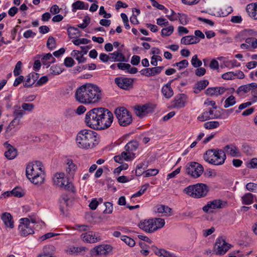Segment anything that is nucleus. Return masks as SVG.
<instances>
[{"mask_svg": "<svg viewBox=\"0 0 257 257\" xmlns=\"http://www.w3.org/2000/svg\"><path fill=\"white\" fill-rule=\"evenodd\" d=\"M149 184H148V183L145 184V185L142 186L140 190L139 191H138L137 193H136L135 194H134L132 195V196L131 197V199L133 198L139 197V196H141L142 195H143L145 193V192L147 190V189L149 187Z\"/></svg>", "mask_w": 257, "mask_h": 257, "instance_id": "50", "label": "nucleus"}, {"mask_svg": "<svg viewBox=\"0 0 257 257\" xmlns=\"http://www.w3.org/2000/svg\"><path fill=\"white\" fill-rule=\"evenodd\" d=\"M65 177V174L63 173H56L53 178V181L55 185L60 186L63 184L62 181Z\"/></svg>", "mask_w": 257, "mask_h": 257, "instance_id": "43", "label": "nucleus"}, {"mask_svg": "<svg viewBox=\"0 0 257 257\" xmlns=\"http://www.w3.org/2000/svg\"><path fill=\"white\" fill-rule=\"evenodd\" d=\"M88 83L78 87L75 92L74 97L77 101L81 104H87Z\"/></svg>", "mask_w": 257, "mask_h": 257, "instance_id": "9", "label": "nucleus"}, {"mask_svg": "<svg viewBox=\"0 0 257 257\" xmlns=\"http://www.w3.org/2000/svg\"><path fill=\"white\" fill-rule=\"evenodd\" d=\"M13 109V115L14 117L19 120H21L23 116L25 113V111L21 109V107L18 105L14 106Z\"/></svg>", "mask_w": 257, "mask_h": 257, "instance_id": "38", "label": "nucleus"}, {"mask_svg": "<svg viewBox=\"0 0 257 257\" xmlns=\"http://www.w3.org/2000/svg\"><path fill=\"white\" fill-rule=\"evenodd\" d=\"M153 219H149L141 221L138 226L140 229L146 232L152 233L157 230V227Z\"/></svg>", "mask_w": 257, "mask_h": 257, "instance_id": "14", "label": "nucleus"}, {"mask_svg": "<svg viewBox=\"0 0 257 257\" xmlns=\"http://www.w3.org/2000/svg\"><path fill=\"white\" fill-rule=\"evenodd\" d=\"M157 212L164 216H170L172 215V209L168 206L160 205L157 207Z\"/></svg>", "mask_w": 257, "mask_h": 257, "instance_id": "33", "label": "nucleus"}, {"mask_svg": "<svg viewBox=\"0 0 257 257\" xmlns=\"http://www.w3.org/2000/svg\"><path fill=\"white\" fill-rule=\"evenodd\" d=\"M174 28L172 25L169 26L166 28L162 29L161 31V35L163 37L169 36L174 32Z\"/></svg>", "mask_w": 257, "mask_h": 257, "instance_id": "47", "label": "nucleus"}, {"mask_svg": "<svg viewBox=\"0 0 257 257\" xmlns=\"http://www.w3.org/2000/svg\"><path fill=\"white\" fill-rule=\"evenodd\" d=\"M50 72L53 75H58L62 72V70L57 65H52L50 69Z\"/></svg>", "mask_w": 257, "mask_h": 257, "instance_id": "55", "label": "nucleus"}, {"mask_svg": "<svg viewBox=\"0 0 257 257\" xmlns=\"http://www.w3.org/2000/svg\"><path fill=\"white\" fill-rule=\"evenodd\" d=\"M199 41L198 38L193 35H188L182 38L181 43L183 45H190L198 43Z\"/></svg>", "mask_w": 257, "mask_h": 257, "instance_id": "29", "label": "nucleus"}, {"mask_svg": "<svg viewBox=\"0 0 257 257\" xmlns=\"http://www.w3.org/2000/svg\"><path fill=\"white\" fill-rule=\"evenodd\" d=\"M204 168L202 165L196 162H191L185 166V173L193 178H198L203 173Z\"/></svg>", "mask_w": 257, "mask_h": 257, "instance_id": "8", "label": "nucleus"}, {"mask_svg": "<svg viewBox=\"0 0 257 257\" xmlns=\"http://www.w3.org/2000/svg\"><path fill=\"white\" fill-rule=\"evenodd\" d=\"M214 157L216 159H214L215 163L212 164V165H221L224 164L226 158V156L223 149H215L213 158Z\"/></svg>", "mask_w": 257, "mask_h": 257, "instance_id": "20", "label": "nucleus"}, {"mask_svg": "<svg viewBox=\"0 0 257 257\" xmlns=\"http://www.w3.org/2000/svg\"><path fill=\"white\" fill-rule=\"evenodd\" d=\"M209 191L208 186L204 183H197L186 187L183 192L188 196L195 198H200L207 195Z\"/></svg>", "mask_w": 257, "mask_h": 257, "instance_id": "3", "label": "nucleus"}, {"mask_svg": "<svg viewBox=\"0 0 257 257\" xmlns=\"http://www.w3.org/2000/svg\"><path fill=\"white\" fill-rule=\"evenodd\" d=\"M20 120L14 117L13 120L10 123L9 126L7 128V131H10L13 128L18 125L20 123Z\"/></svg>", "mask_w": 257, "mask_h": 257, "instance_id": "60", "label": "nucleus"}, {"mask_svg": "<svg viewBox=\"0 0 257 257\" xmlns=\"http://www.w3.org/2000/svg\"><path fill=\"white\" fill-rule=\"evenodd\" d=\"M4 146L8 149L5 153V157L9 160L14 159L17 156V149L8 142H5Z\"/></svg>", "mask_w": 257, "mask_h": 257, "instance_id": "22", "label": "nucleus"}, {"mask_svg": "<svg viewBox=\"0 0 257 257\" xmlns=\"http://www.w3.org/2000/svg\"><path fill=\"white\" fill-rule=\"evenodd\" d=\"M133 79L119 77L114 79L115 84L120 88L127 90L133 87Z\"/></svg>", "mask_w": 257, "mask_h": 257, "instance_id": "15", "label": "nucleus"}, {"mask_svg": "<svg viewBox=\"0 0 257 257\" xmlns=\"http://www.w3.org/2000/svg\"><path fill=\"white\" fill-rule=\"evenodd\" d=\"M12 195L15 197L20 198L24 196L25 192L21 188L15 187L12 190Z\"/></svg>", "mask_w": 257, "mask_h": 257, "instance_id": "49", "label": "nucleus"}, {"mask_svg": "<svg viewBox=\"0 0 257 257\" xmlns=\"http://www.w3.org/2000/svg\"><path fill=\"white\" fill-rule=\"evenodd\" d=\"M22 63L21 61H18L15 67V69L14 70V75L15 76H18L20 75L22 72Z\"/></svg>", "mask_w": 257, "mask_h": 257, "instance_id": "58", "label": "nucleus"}, {"mask_svg": "<svg viewBox=\"0 0 257 257\" xmlns=\"http://www.w3.org/2000/svg\"><path fill=\"white\" fill-rule=\"evenodd\" d=\"M215 149H210L207 150L203 156V158L206 162L212 164H214L213 156Z\"/></svg>", "mask_w": 257, "mask_h": 257, "instance_id": "35", "label": "nucleus"}, {"mask_svg": "<svg viewBox=\"0 0 257 257\" xmlns=\"http://www.w3.org/2000/svg\"><path fill=\"white\" fill-rule=\"evenodd\" d=\"M150 107L148 105L145 104L142 106L138 105L135 107L136 114L140 117H143L150 112Z\"/></svg>", "mask_w": 257, "mask_h": 257, "instance_id": "26", "label": "nucleus"}, {"mask_svg": "<svg viewBox=\"0 0 257 257\" xmlns=\"http://www.w3.org/2000/svg\"><path fill=\"white\" fill-rule=\"evenodd\" d=\"M256 8L257 4H250L246 6V11L248 15L252 18H253V15L255 14Z\"/></svg>", "mask_w": 257, "mask_h": 257, "instance_id": "44", "label": "nucleus"}, {"mask_svg": "<svg viewBox=\"0 0 257 257\" xmlns=\"http://www.w3.org/2000/svg\"><path fill=\"white\" fill-rule=\"evenodd\" d=\"M187 97L183 93L176 95L172 101V107L180 109L185 106L187 102Z\"/></svg>", "mask_w": 257, "mask_h": 257, "instance_id": "16", "label": "nucleus"}, {"mask_svg": "<svg viewBox=\"0 0 257 257\" xmlns=\"http://www.w3.org/2000/svg\"><path fill=\"white\" fill-rule=\"evenodd\" d=\"M246 189L254 193H257V184L250 182L246 185Z\"/></svg>", "mask_w": 257, "mask_h": 257, "instance_id": "61", "label": "nucleus"}, {"mask_svg": "<svg viewBox=\"0 0 257 257\" xmlns=\"http://www.w3.org/2000/svg\"><path fill=\"white\" fill-rule=\"evenodd\" d=\"M63 184H61L60 187L64 188L65 190L70 191L72 193H75L76 190L73 184L69 182L67 177H64L62 181Z\"/></svg>", "mask_w": 257, "mask_h": 257, "instance_id": "30", "label": "nucleus"}, {"mask_svg": "<svg viewBox=\"0 0 257 257\" xmlns=\"http://www.w3.org/2000/svg\"><path fill=\"white\" fill-rule=\"evenodd\" d=\"M105 206V209L104 210L103 212L105 214H110L112 212L113 207L112 203L107 202L104 203Z\"/></svg>", "mask_w": 257, "mask_h": 257, "instance_id": "64", "label": "nucleus"}, {"mask_svg": "<svg viewBox=\"0 0 257 257\" xmlns=\"http://www.w3.org/2000/svg\"><path fill=\"white\" fill-rule=\"evenodd\" d=\"M178 19L179 20L180 24L183 25H186L189 21L188 16L184 14L178 13Z\"/></svg>", "mask_w": 257, "mask_h": 257, "instance_id": "48", "label": "nucleus"}, {"mask_svg": "<svg viewBox=\"0 0 257 257\" xmlns=\"http://www.w3.org/2000/svg\"><path fill=\"white\" fill-rule=\"evenodd\" d=\"M112 250V247L109 244H101L94 247L91 253L93 255H107Z\"/></svg>", "mask_w": 257, "mask_h": 257, "instance_id": "13", "label": "nucleus"}, {"mask_svg": "<svg viewBox=\"0 0 257 257\" xmlns=\"http://www.w3.org/2000/svg\"><path fill=\"white\" fill-rule=\"evenodd\" d=\"M223 150L225 154H226L232 157H238L241 156V153L238 148L234 144L226 145L223 147Z\"/></svg>", "mask_w": 257, "mask_h": 257, "instance_id": "17", "label": "nucleus"}, {"mask_svg": "<svg viewBox=\"0 0 257 257\" xmlns=\"http://www.w3.org/2000/svg\"><path fill=\"white\" fill-rule=\"evenodd\" d=\"M71 55L78 61V63H82L86 62V58L83 57L84 55L82 53V51L74 50L71 53Z\"/></svg>", "mask_w": 257, "mask_h": 257, "instance_id": "36", "label": "nucleus"}, {"mask_svg": "<svg viewBox=\"0 0 257 257\" xmlns=\"http://www.w3.org/2000/svg\"><path fill=\"white\" fill-rule=\"evenodd\" d=\"M78 31L79 30L77 28L70 27L67 29L68 35L70 38H73L75 37Z\"/></svg>", "mask_w": 257, "mask_h": 257, "instance_id": "56", "label": "nucleus"}, {"mask_svg": "<svg viewBox=\"0 0 257 257\" xmlns=\"http://www.w3.org/2000/svg\"><path fill=\"white\" fill-rule=\"evenodd\" d=\"M208 84L209 81L207 80L198 81L194 87V92L196 94L199 93L202 90L205 89Z\"/></svg>", "mask_w": 257, "mask_h": 257, "instance_id": "32", "label": "nucleus"}, {"mask_svg": "<svg viewBox=\"0 0 257 257\" xmlns=\"http://www.w3.org/2000/svg\"><path fill=\"white\" fill-rule=\"evenodd\" d=\"M1 219L7 228L12 229L14 227L13 217L10 213H3L2 214Z\"/></svg>", "mask_w": 257, "mask_h": 257, "instance_id": "25", "label": "nucleus"}, {"mask_svg": "<svg viewBox=\"0 0 257 257\" xmlns=\"http://www.w3.org/2000/svg\"><path fill=\"white\" fill-rule=\"evenodd\" d=\"M139 143L133 140L129 142L124 147L125 151L128 153H131L133 151L136 150L139 147Z\"/></svg>", "mask_w": 257, "mask_h": 257, "instance_id": "37", "label": "nucleus"}, {"mask_svg": "<svg viewBox=\"0 0 257 257\" xmlns=\"http://www.w3.org/2000/svg\"><path fill=\"white\" fill-rule=\"evenodd\" d=\"M231 247V245L226 242L222 237H218L215 242L214 250L216 254L222 255L224 254Z\"/></svg>", "mask_w": 257, "mask_h": 257, "instance_id": "10", "label": "nucleus"}, {"mask_svg": "<svg viewBox=\"0 0 257 257\" xmlns=\"http://www.w3.org/2000/svg\"><path fill=\"white\" fill-rule=\"evenodd\" d=\"M256 88L257 83L252 82L239 86L236 90L235 92L240 96H242L245 93L249 92L250 91H251V93L252 94V90Z\"/></svg>", "mask_w": 257, "mask_h": 257, "instance_id": "19", "label": "nucleus"}, {"mask_svg": "<svg viewBox=\"0 0 257 257\" xmlns=\"http://www.w3.org/2000/svg\"><path fill=\"white\" fill-rule=\"evenodd\" d=\"M47 47L51 50L56 48V41L53 37L50 36L48 38L47 42Z\"/></svg>", "mask_w": 257, "mask_h": 257, "instance_id": "51", "label": "nucleus"}, {"mask_svg": "<svg viewBox=\"0 0 257 257\" xmlns=\"http://www.w3.org/2000/svg\"><path fill=\"white\" fill-rule=\"evenodd\" d=\"M26 174L28 179L36 185L42 184L45 179V172L42 163L35 161L28 164Z\"/></svg>", "mask_w": 257, "mask_h": 257, "instance_id": "2", "label": "nucleus"}, {"mask_svg": "<svg viewBox=\"0 0 257 257\" xmlns=\"http://www.w3.org/2000/svg\"><path fill=\"white\" fill-rule=\"evenodd\" d=\"M154 221L155 222V225L157 227V230L163 227L165 225L164 219L160 218H155L154 219Z\"/></svg>", "mask_w": 257, "mask_h": 257, "instance_id": "62", "label": "nucleus"}, {"mask_svg": "<svg viewBox=\"0 0 257 257\" xmlns=\"http://www.w3.org/2000/svg\"><path fill=\"white\" fill-rule=\"evenodd\" d=\"M139 244L141 248H142V249L140 251L141 253L144 255L146 256L148 255L150 251L148 249V246L147 245V244L145 242L142 241L139 242Z\"/></svg>", "mask_w": 257, "mask_h": 257, "instance_id": "54", "label": "nucleus"}, {"mask_svg": "<svg viewBox=\"0 0 257 257\" xmlns=\"http://www.w3.org/2000/svg\"><path fill=\"white\" fill-rule=\"evenodd\" d=\"M73 11L75 12L76 10H87L88 4L85 6L84 3L80 1H77L72 4Z\"/></svg>", "mask_w": 257, "mask_h": 257, "instance_id": "39", "label": "nucleus"}, {"mask_svg": "<svg viewBox=\"0 0 257 257\" xmlns=\"http://www.w3.org/2000/svg\"><path fill=\"white\" fill-rule=\"evenodd\" d=\"M82 240L87 243H94L99 242L102 238L98 232L88 231L81 235Z\"/></svg>", "mask_w": 257, "mask_h": 257, "instance_id": "12", "label": "nucleus"}, {"mask_svg": "<svg viewBox=\"0 0 257 257\" xmlns=\"http://www.w3.org/2000/svg\"><path fill=\"white\" fill-rule=\"evenodd\" d=\"M236 103L235 98L233 95L229 96L225 100L224 107L226 108L234 105Z\"/></svg>", "mask_w": 257, "mask_h": 257, "instance_id": "46", "label": "nucleus"}, {"mask_svg": "<svg viewBox=\"0 0 257 257\" xmlns=\"http://www.w3.org/2000/svg\"><path fill=\"white\" fill-rule=\"evenodd\" d=\"M255 196L251 193H247L241 197L242 203L244 205H250L253 203V199Z\"/></svg>", "mask_w": 257, "mask_h": 257, "instance_id": "34", "label": "nucleus"}, {"mask_svg": "<svg viewBox=\"0 0 257 257\" xmlns=\"http://www.w3.org/2000/svg\"><path fill=\"white\" fill-rule=\"evenodd\" d=\"M121 239L130 246L132 247L135 245V241L133 239L127 236H122Z\"/></svg>", "mask_w": 257, "mask_h": 257, "instance_id": "52", "label": "nucleus"}, {"mask_svg": "<svg viewBox=\"0 0 257 257\" xmlns=\"http://www.w3.org/2000/svg\"><path fill=\"white\" fill-rule=\"evenodd\" d=\"M39 77V74L37 73L32 72L29 74L26 77V82L24 84V86L26 88L32 87L36 84Z\"/></svg>", "mask_w": 257, "mask_h": 257, "instance_id": "23", "label": "nucleus"}, {"mask_svg": "<svg viewBox=\"0 0 257 257\" xmlns=\"http://www.w3.org/2000/svg\"><path fill=\"white\" fill-rule=\"evenodd\" d=\"M163 69V66L155 67L143 69L140 72L142 75L151 77L159 74Z\"/></svg>", "mask_w": 257, "mask_h": 257, "instance_id": "21", "label": "nucleus"}, {"mask_svg": "<svg viewBox=\"0 0 257 257\" xmlns=\"http://www.w3.org/2000/svg\"><path fill=\"white\" fill-rule=\"evenodd\" d=\"M55 59L50 53L46 54L42 59V62L43 65L49 66L50 63L54 62Z\"/></svg>", "mask_w": 257, "mask_h": 257, "instance_id": "41", "label": "nucleus"}, {"mask_svg": "<svg viewBox=\"0 0 257 257\" xmlns=\"http://www.w3.org/2000/svg\"><path fill=\"white\" fill-rule=\"evenodd\" d=\"M77 146L81 149H92L98 145L99 137L96 132L89 130H83L79 131L76 138Z\"/></svg>", "mask_w": 257, "mask_h": 257, "instance_id": "1", "label": "nucleus"}, {"mask_svg": "<svg viewBox=\"0 0 257 257\" xmlns=\"http://www.w3.org/2000/svg\"><path fill=\"white\" fill-rule=\"evenodd\" d=\"M101 107L94 108L85 114V123L91 128L98 131L101 117Z\"/></svg>", "mask_w": 257, "mask_h": 257, "instance_id": "4", "label": "nucleus"}, {"mask_svg": "<svg viewBox=\"0 0 257 257\" xmlns=\"http://www.w3.org/2000/svg\"><path fill=\"white\" fill-rule=\"evenodd\" d=\"M173 81V80H171L166 85L163 86L162 88V92L164 97L167 99L170 98L174 94L173 90L171 87V83Z\"/></svg>", "mask_w": 257, "mask_h": 257, "instance_id": "27", "label": "nucleus"}, {"mask_svg": "<svg viewBox=\"0 0 257 257\" xmlns=\"http://www.w3.org/2000/svg\"><path fill=\"white\" fill-rule=\"evenodd\" d=\"M111 55L110 60L114 62H126L127 60L124 55L118 51H115Z\"/></svg>", "mask_w": 257, "mask_h": 257, "instance_id": "31", "label": "nucleus"}, {"mask_svg": "<svg viewBox=\"0 0 257 257\" xmlns=\"http://www.w3.org/2000/svg\"><path fill=\"white\" fill-rule=\"evenodd\" d=\"M114 113L120 125L126 126L132 123L133 120L132 115L125 107H120L116 108Z\"/></svg>", "mask_w": 257, "mask_h": 257, "instance_id": "6", "label": "nucleus"}, {"mask_svg": "<svg viewBox=\"0 0 257 257\" xmlns=\"http://www.w3.org/2000/svg\"><path fill=\"white\" fill-rule=\"evenodd\" d=\"M218 117L217 115L214 114L213 110L210 108L208 111L203 112L200 116L197 117V119L201 121H203L210 119L216 118Z\"/></svg>", "mask_w": 257, "mask_h": 257, "instance_id": "28", "label": "nucleus"}, {"mask_svg": "<svg viewBox=\"0 0 257 257\" xmlns=\"http://www.w3.org/2000/svg\"><path fill=\"white\" fill-rule=\"evenodd\" d=\"M18 229L21 235L26 236L34 233L33 226L30 225V221L27 218H23L20 220Z\"/></svg>", "mask_w": 257, "mask_h": 257, "instance_id": "11", "label": "nucleus"}, {"mask_svg": "<svg viewBox=\"0 0 257 257\" xmlns=\"http://www.w3.org/2000/svg\"><path fill=\"white\" fill-rule=\"evenodd\" d=\"M101 117L98 131L104 130L109 128L113 121V114L109 109L101 107Z\"/></svg>", "mask_w": 257, "mask_h": 257, "instance_id": "7", "label": "nucleus"}, {"mask_svg": "<svg viewBox=\"0 0 257 257\" xmlns=\"http://www.w3.org/2000/svg\"><path fill=\"white\" fill-rule=\"evenodd\" d=\"M220 125L218 121H211L206 122L204 124V126L206 129H213L218 127Z\"/></svg>", "mask_w": 257, "mask_h": 257, "instance_id": "45", "label": "nucleus"}, {"mask_svg": "<svg viewBox=\"0 0 257 257\" xmlns=\"http://www.w3.org/2000/svg\"><path fill=\"white\" fill-rule=\"evenodd\" d=\"M226 90V88L224 87H209L206 91L205 93L209 96H218L223 94Z\"/></svg>", "mask_w": 257, "mask_h": 257, "instance_id": "24", "label": "nucleus"}, {"mask_svg": "<svg viewBox=\"0 0 257 257\" xmlns=\"http://www.w3.org/2000/svg\"><path fill=\"white\" fill-rule=\"evenodd\" d=\"M48 81V78L47 76L41 77L36 83L35 86L37 87L41 86L46 83Z\"/></svg>", "mask_w": 257, "mask_h": 257, "instance_id": "63", "label": "nucleus"}, {"mask_svg": "<svg viewBox=\"0 0 257 257\" xmlns=\"http://www.w3.org/2000/svg\"><path fill=\"white\" fill-rule=\"evenodd\" d=\"M85 250V247H76L73 246H70L65 250L68 254H75Z\"/></svg>", "mask_w": 257, "mask_h": 257, "instance_id": "42", "label": "nucleus"}, {"mask_svg": "<svg viewBox=\"0 0 257 257\" xmlns=\"http://www.w3.org/2000/svg\"><path fill=\"white\" fill-rule=\"evenodd\" d=\"M223 207L222 201L220 199H215L208 202L206 205L203 206L202 209L204 212L208 213L210 209H216Z\"/></svg>", "mask_w": 257, "mask_h": 257, "instance_id": "18", "label": "nucleus"}, {"mask_svg": "<svg viewBox=\"0 0 257 257\" xmlns=\"http://www.w3.org/2000/svg\"><path fill=\"white\" fill-rule=\"evenodd\" d=\"M191 62L192 65L195 68L199 67L202 64L201 61L198 59L197 55H195L192 57Z\"/></svg>", "mask_w": 257, "mask_h": 257, "instance_id": "53", "label": "nucleus"}, {"mask_svg": "<svg viewBox=\"0 0 257 257\" xmlns=\"http://www.w3.org/2000/svg\"><path fill=\"white\" fill-rule=\"evenodd\" d=\"M90 42V40L86 38L77 39L72 41L73 43L77 46H79L80 44H88Z\"/></svg>", "mask_w": 257, "mask_h": 257, "instance_id": "57", "label": "nucleus"}, {"mask_svg": "<svg viewBox=\"0 0 257 257\" xmlns=\"http://www.w3.org/2000/svg\"><path fill=\"white\" fill-rule=\"evenodd\" d=\"M66 164L68 166V167L66 169V171L70 176H71L73 174L74 172L77 169V166L71 159L67 160Z\"/></svg>", "mask_w": 257, "mask_h": 257, "instance_id": "40", "label": "nucleus"}, {"mask_svg": "<svg viewBox=\"0 0 257 257\" xmlns=\"http://www.w3.org/2000/svg\"><path fill=\"white\" fill-rule=\"evenodd\" d=\"M87 104H95L102 99V91L97 85L88 83Z\"/></svg>", "mask_w": 257, "mask_h": 257, "instance_id": "5", "label": "nucleus"}, {"mask_svg": "<svg viewBox=\"0 0 257 257\" xmlns=\"http://www.w3.org/2000/svg\"><path fill=\"white\" fill-rule=\"evenodd\" d=\"M245 42L247 44H251V47L255 49L257 47V39L253 37H248L245 39Z\"/></svg>", "mask_w": 257, "mask_h": 257, "instance_id": "59", "label": "nucleus"}]
</instances>
